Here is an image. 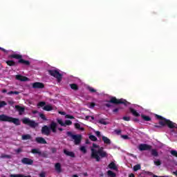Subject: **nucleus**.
Masks as SVG:
<instances>
[{
    "label": "nucleus",
    "mask_w": 177,
    "mask_h": 177,
    "mask_svg": "<svg viewBox=\"0 0 177 177\" xmlns=\"http://www.w3.org/2000/svg\"><path fill=\"white\" fill-rule=\"evenodd\" d=\"M140 151H145L147 150H151V145L147 144H140L138 147Z\"/></svg>",
    "instance_id": "nucleus-8"
},
{
    "label": "nucleus",
    "mask_w": 177,
    "mask_h": 177,
    "mask_svg": "<svg viewBox=\"0 0 177 177\" xmlns=\"http://www.w3.org/2000/svg\"><path fill=\"white\" fill-rule=\"evenodd\" d=\"M21 139L22 140H30V139H31V135L30 134L23 135L21 136Z\"/></svg>",
    "instance_id": "nucleus-23"
},
{
    "label": "nucleus",
    "mask_w": 177,
    "mask_h": 177,
    "mask_svg": "<svg viewBox=\"0 0 177 177\" xmlns=\"http://www.w3.org/2000/svg\"><path fill=\"white\" fill-rule=\"evenodd\" d=\"M51 151L52 153H56V151H57V149L56 148H52Z\"/></svg>",
    "instance_id": "nucleus-53"
},
{
    "label": "nucleus",
    "mask_w": 177,
    "mask_h": 177,
    "mask_svg": "<svg viewBox=\"0 0 177 177\" xmlns=\"http://www.w3.org/2000/svg\"><path fill=\"white\" fill-rule=\"evenodd\" d=\"M46 103L45 102H40L37 104L38 107H44Z\"/></svg>",
    "instance_id": "nucleus-37"
},
{
    "label": "nucleus",
    "mask_w": 177,
    "mask_h": 177,
    "mask_svg": "<svg viewBox=\"0 0 177 177\" xmlns=\"http://www.w3.org/2000/svg\"><path fill=\"white\" fill-rule=\"evenodd\" d=\"M64 154H66V156H68L69 157H72V158H75V153L73 151H69L66 149H64Z\"/></svg>",
    "instance_id": "nucleus-14"
},
{
    "label": "nucleus",
    "mask_w": 177,
    "mask_h": 177,
    "mask_svg": "<svg viewBox=\"0 0 177 177\" xmlns=\"http://www.w3.org/2000/svg\"><path fill=\"white\" fill-rule=\"evenodd\" d=\"M99 124H102V125H107L109 124V122L106 121V119L101 118L98 120Z\"/></svg>",
    "instance_id": "nucleus-24"
},
{
    "label": "nucleus",
    "mask_w": 177,
    "mask_h": 177,
    "mask_svg": "<svg viewBox=\"0 0 177 177\" xmlns=\"http://www.w3.org/2000/svg\"><path fill=\"white\" fill-rule=\"evenodd\" d=\"M123 120H124V121H130L131 118L128 117V116H124V117H123Z\"/></svg>",
    "instance_id": "nucleus-46"
},
{
    "label": "nucleus",
    "mask_w": 177,
    "mask_h": 177,
    "mask_svg": "<svg viewBox=\"0 0 177 177\" xmlns=\"http://www.w3.org/2000/svg\"><path fill=\"white\" fill-rule=\"evenodd\" d=\"M0 158H11L10 155L1 154Z\"/></svg>",
    "instance_id": "nucleus-38"
},
{
    "label": "nucleus",
    "mask_w": 177,
    "mask_h": 177,
    "mask_svg": "<svg viewBox=\"0 0 177 177\" xmlns=\"http://www.w3.org/2000/svg\"><path fill=\"white\" fill-rule=\"evenodd\" d=\"M102 140L105 145H111V140L104 136H102Z\"/></svg>",
    "instance_id": "nucleus-19"
},
{
    "label": "nucleus",
    "mask_w": 177,
    "mask_h": 177,
    "mask_svg": "<svg viewBox=\"0 0 177 177\" xmlns=\"http://www.w3.org/2000/svg\"><path fill=\"white\" fill-rule=\"evenodd\" d=\"M0 121H2L3 122H12V124H15V125L17 126L20 125L21 124L20 122V119L10 117L5 114L0 115Z\"/></svg>",
    "instance_id": "nucleus-3"
},
{
    "label": "nucleus",
    "mask_w": 177,
    "mask_h": 177,
    "mask_svg": "<svg viewBox=\"0 0 177 177\" xmlns=\"http://www.w3.org/2000/svg\"><path fill=\"white\" fill-rule=\"evenodd\" d=\"M48 74L55 78H57V82H62V80H63V75L60 73L57 70H49Z\"/></svg>",
    "instance_id": "nucleus-7"
},
{
    "label": "nucleus",
    "mask_w": 177,
    "mask_h": 177,
    "mask_svg": "<svg viewBox=\"0 0 177 177\" xmlns=\"http://www.w3.org/2000/svg\"><path fill=\"white\" fill-rule=\"evenodd\" d=\"M107 103L104 104V106L106 107H111V103L112 104H124V106H127L128 104V101L124 99H117L115 97H111L110 100L106 101Z\"/></svg>",
    "instance_id": "nucleus-4"
},
{
    "label": "nucleus",
    "mask_w": 177,
    "mask_h": 177,
    "mask_svg": "<svg viewBox=\"0 0 177 177\" xmlns=\"http://www.w3.org/2000/svg\"><path fill=\"white\" fill-rule=\"evenodd\" d=\"M8 104H10V106H13V104H15V102H13V101H8Z\"/></svg>",
    "instance_id": "nucleus-56"
},
{
    "label": "nucleus",
    "mask_w": 177,
    "mask_h": 177,
    "mask_svg": "<svg viewBox=\"0 0 177 177\" xmlns=\"http://www.w3.org/2000/svg\"><path fill=\"white\" fill-rule=\"evenodd\" d=\"M73 124V122H71V120H66L65 121V127L66 125H72Z\"/></svg>",
    "instance_id": "nucleus-42"
},
{
    "label": "nucleus",
    "mask_w": 177,
    "mask_h": 177,
    "mask_svg": "<svg viewBox=\"0 0 177 177\" xmlns=\"http://www.w3.org/2000/svg\"><path fill=\"white\" fill-rule=\"evenodd\" d=\"M173 174H174V175H176V176H177V171H174V172H173Z\"/></svg>",
    "instance_id": "nucleus-63"
},
{
    "label": "nucleus",
    "mask_w": 177,
    "mask_h": 177,
    "mask_svg": "<svg viewBox=\"0 0 177 177\" xmlns=\"http://www.w3.org/2000/svg\"><path fill=\"white\" fill-rule=\"evenodd\" d=\"M115 132L117 133V135H120L122 132L121 130H115Z\"/></svg>",
    "instance_id": "nucleus-55"
},
{
    "label": "nucleus",
    "mask_w": 177,
    "mask_h": 177,
    "mask_svg": "<svg viewBox=\"0 0 177 177\" xmlns=\"http://www.w3.org/2000/svg\"><path fill=\"white\" fill-rule=\"evenodd\" d=\"M154 164H155V165H157L158 167V166L161 165V161L160 160H155Z\"/></svg>",
    "instance_id": "nucleus-43"
},
{
    "label": "nucleus",
    "mask_w": 177,
    "mask_h": 177,
    "mask_svg": "<svg viewBox=\"0 0 177 177\" xmlns=\"http://www.w3.org/2000/svg\"><path fill=\"white\" fill-rule=\"evenodd\" d=\"M15 78L18 81H21L22 82H26V81H28V77L23 76L21 75H17Z\"/></svg>",
    "instance_id": "nucleus-12"
},
{
    "label": "nucleus",
    "mask_w": 177,
    "mask_h": 177,
    "mask_svg": "<svg viewBox=\"0 0 177 177\" xmlns=\"http://www.w3.org/2000/svg\"><path fill=\"white\" fill-rule=\"evenodd\" d=\"M75 127L76 128V129H80V131H84V128H81V124H80V123H75Z\"/></svg>",
    "instance_id": "nucleus-32"
},
{
    "label": "nucleus",
    "mask_w": 177,
    "mask_h": 177,
    "mask_svg": "<svg viewBox=\"0 0 177 177\" xmlns=\"http://www.w3.org/2000/svg\"><path fill=\"white\" fill-rule=\"evenodd\" d=\"M21 162L25 165H32V164H34V160L28 158H23L21 159Z\"/></svg>",
    "instance_id": "nucleus-10"
},
{
    "label": "nucleus",
    "mask_w": 177,
    "mask_h": 177,
    "mask_svg": "<svg viewBox=\"0 0 177 177\" xmlns=\"http://www.w3.org/2000/svg\"><path fill=\"white\" fill-rule=\"evenodd\" d=\"M89 118H91V116L86 115V116L85 117L84 120H85L86 121H88V120H89Z\"/></svg>",
    "instance_id": "nucleus-57"
},
{
    "label": "nucleus",
    "mask_w": 177,
    "mask_h": 177,
    "mask_svg": "<svg viewBox=\"0 0 177 177\" xmlns=\"http://www.w3.org/2000/svg\"><path fill=\"white\" fill-rule=\"evenodd\" d=\"M88 89L91 93H95V92H96V90L92 87H88Z\"/></svg>",
    "instance_id": "nucleus-41"
},
{
    "label": "nucleus",
    "mask_w": 177,
    "mask_h": 177,
    "mask_svg": "<svg viewBox=\"0 0 177 177\" xmlns=\"http://www.w3.org/2000/svg\"><path fill=\"white\" fill-rule=\"evenodd\" d=\"M141 167L140 165H136L133 167V171H139V169H140Z\"/></svg>",
    "instance_id": "nucleus-36"
},
{
    "label": "nucleus",
    "mask_w": 177,
    "mask_h": 177,
    "mask_svg": "<svg viewBox=\"0 0 177 177\" xmlns=\"http://www.w3.org/2000/svg\"><path fill=\"white\" fill-rule=\"evenodd\" d=\"M129 111L133 115H134V117H140V114L133 108H129Z\"/></svg>",
    "instance_id": "nucleus-18"
},
{
    "label": "nucleus",
    "mask_w": 177,
    "mask_h": 177,
    "mask_svg": "<svg viewBox=\"0 0 177 177\" xmlns=\"http://www.w3.org/2000/svg\"><path fill=\"white\" fill-rule=\"evenodd\" d=\"M6 64H8V66H10V67H13L17 66L16 62H15L12 60L6 61Z\"/></svg>",
    "instance_id": "nucleus-22"
},
{
    "label": "nucleus",
    "mask_w": 177,
    "mask_h": 177,
    "mask_svg": "<svg viewBox=\"0 0 177 177\" xmlns=\"http://www.w3.org/2000/svg\"><path fill=\"white\" fill-rule=\"evenodd\" d=\"M120 109L115 108V109L113 110V113H118Z\"/></svg>",
    "instance_id": "nucleus-52"
},
{
    "label": "nucleus",
    "mask_w": 177,
    "mask_h": 177,
    "mask_svg": "<svg viewBox=\"0 0 177 177\" xmlns=\"http://www.w3.org/2000/svg\"><path fill=\"white\" fill-rule=\"evenodd\" d=\"M39 117L43 120V121H48V119H46V116H45V114L44 113H39Z\"/></svg>",
    "instance_id": "nucleus-33"
},
{
    "label": "nucleus",
    "mask_w": 177,
    "mask_h": 177,
    "mask_svg": "<svg viewBox=\"0 0 177 177\" xmlns=\"http://www.w3.org/2000/svg\"><path fill=\"white\" fill-rule=\"evenodd\" d=\"M170 153L171 156H174V157H177V151L176 150H171Z\"/></svg>",
    "instance_id": "nucleus-39"
},
{
    "label": "nucleus",
    "mask_w": 177,
    "mask_h": 177,
    "mask_svg": "<svg viewBox=\"0 0 177 177\" xmlns=\"http://www.w3.org/2000/svg\"><path fill=\"white\" fill-rule=\"evenodd\" d=\"M19 91H10L8 93V95H19Z\"/></svg>",
    "instance_id": "nucleus-40"
},
{
    "label": "nucleus",
    "mask_w": 177,
    "mask_h": 177,
    "mask_svg": "<svg viewBox=\"0 0 177 177\" xmlns=\"http://www.w3.org/2000/svg\"><path fill=\"white\" fill-rule=\"evenodd\" d=\"M31 153L32 154H38L39 156H42V152L39 151L38 149H31Z\"/></svg>",
    "instance_id": "nucleus-20"
},
{
    "label": "nucleus",
    "mask_w": 177,
    "mask_h": 177,
    "mask_svg": "<svg viewBox=\"0 0 177 177\" xmlns=\"http://www.w3.org/2000/svg\"><path fill=\"white\" fill-rule=\"evenodd\" d=\"M5 106H8V103L5 101H1L0 102V109H2V107H5Z\"/></svg>",
    "instance_id": "nucleus-34"
},
{
    "label": "nucleus",
    "mask_w": 177,
    "mask_h": 177,
    "mask_svg": "<svg viewBox=\"0 0 177 177\" xmlns=\"http://www.w3.org/2000/svg\"><path fill=\"white\" fill-rule=\"evenodd\" d=\"M129 177H135V174H129Z\"/></svg>",
    "instance_id": "nucleus-61"
},
{
    "label": "nucleus",
    "mask_w": 177,
    "mask_h": 177,
    "mask_svg": "<svg viewBox=\"0 0 177 177\" xmlns=\"http://www.w3.org/2000/svg\"><path fill=\"white\" fill-rule=\"evenodd\" d=\"M21 122L24 125H28V127H30V128H32V129H35V128L39 125V124L36 122L35 120H32L29 118H24L21 120Z\"/></svg>",
    "instance_id": "nucleus-5"
},
{
    "label": "nucleus",
    "mask_w": 177,
    "mask_h": 177,
    "mask_svg": "<svg viewBox=\"0 0 177 177\" xmlns=\"http://www.w3.org/2000/svg\"><path fill=\"white\" fill-rule=\"evenodd\" d=\"M10 57H11V59H17V60H20L23 59V55L19 54H12L10 55Z\"/></svg>",
    "instance_id": "nucleus-17"
},
{
    "label": "nucleus",
    "mask_w": 177,
    "mask_h": 177,
    "mask_svg": "<svg viewBox=\"0 0 177 177\" xmlns=\"http://www.w3.org/2000/svg\"><path fill=\"white\" fill-rule=\"evenodd\" d=\"M23 174H10V177H21Z\"/></svg>",
    "instance_id": "nucleus-44"
},
{
    "label": "nucleus",
    "mask_w": 177,
    "mask_h": 177,
    "mask_svg": "<svg viewBox=\"0 0 177 177\" xmlns=\"http://www.w3.org/2000/svg\"><path fill=\"white\" fill-rule=\"evenodd\" d=\"M66 117L68 118H69L70 120H74V116H73V115H66Z\"/></svg>",
    "instance_id": "nucleus-49"
},
{
    "label": "nucleus",
    "mask_w": 177,
    "mask_h": 177,
    "mask_svg": "<svg viewBox=\"0 0 177 177\" xmlns=\"http://www.w3.org/2000/svg\"><path fill=\"white\" fill-rule=\"evenodd\" d=\"M35 142L39 145H46V140L42 137H37L35 138Z\"/></svg>",
    "instance_id": "nucleus-13"
},
{
    "label": "nucleus",
    "mask_w": 177,
    "mask_h": 177,
    "mask_svg": "<svg viewBox=\"0 0 177 177\" xmlns=\"http://www.w3.org/2000/svg\"><path fill=\"white\" fill-rule=\"evenodd\" d=\"M80 150L84 154H86V148L85 147H84V146L81 147Z\"/></svg>",
    "instance_id": "nucleus-35"
},
{
    "label": "nucleus",
    "mask_w": 177,
    "mask_h": 177,
    "mask_svg": "<svg viewBox=\"0 0 177 177\" xmlns=\"http://www.w3.org/2000/svg\"><path fill=\"white\" fill-rule=\"evenodd\" d=\"M43 110L45 111H52V110H53V107L51 105H46L44 106Z\"/></svg>",
    "instance_id": "nucleus-21"
},
{
    "label": "nucleus",
    "mask_w": 177,
    "mask_h": 177,
    "mask_svg": "<svg viewBox=\"0 0 177 177\" xmlns=\"http://www.w3.org/2000/svg\"><path fill=\"white\" fill-rule=\"evenodd\" d=\"M3 93H6V92H8L7 89H3L2 90Z\"/></svg>",
    "instance_id": "nucleus-60"
},
{
    "label": "nucleus",
    "mask_w": 177,
    "mask_h": 177,
    "mask_svg": "<svg viewBox=\"0 0 177 177\" xmlns=\"http://www.w3.org/2000/svg\"><path fill=\"white\" fill-rule=\"evenodd\" d=\"M32 88L34 89H44V88H45V84H44V83L36 82L32 84Z\"/></svg>",
    "instance_id": "nucleus-9"
},
{
    "label": "nucleus",
    "mask_w": 177,
    "mask_h": 177,
    "mask_svg": "<svg viewBox=\"0 0 177 177\" xmlns=\"http://www.w3.org/2000/svg\"><path fill=\"white\" fill-rule=\"evenodd\" d=\"M73 177H78V176L77 174H75L73 176Z\"/></svg>",
    "instance_id": "nucleus-64"
},
{
    "label": "nucleus",
    "mask_w": 177,
    "mask_h": 177,
    "mask_svg": "<svg viewBox=\"0 0 177 177\" xmlns=\"http://www.w3.org/2000/svg\"><path fill=\"white\" fill-rule=\"evenodd\" d=\"M51 131L53 133H56L57 131V123L51 122L50 127L44 125L41 128V133L46 136H49V135H50Z\"/></svg>",
    "instance_id": "nucleus-2"
},
{
    "label": "nucleus",
    "mask_w": 177,
    "mask_h": 177,
    "mask_svg": "<svg viewBox=\"0 0 177 177\" xmlns=\"http://www.w3.org/2000/svg\"><path fill=\"white\" fill-rule=\"evenodd\" d=\"M21 148H18L17 149H15V153H17V154H19V153H21Z\"/></svg>",
    "instance_id": "nucleus-47"
},
{
    "label": "nucleus",
    "mask_w": 177,
    "mask_h": 177,
    "mask_svg": "<svg viewBox=\"0 0 177 177\" xmlns=\"http://www.w3.org/2000/svg\"><path fill=\"white\" fill-rule=\"evenodd\" d=\"M67 136H69L73 140H74V144L76 145H80L81 140H82V136L79 134H73L71 131L66 132Z\"/></svg>",
    "instance_id": "nucleus-6"
},
{
    "label": "nucleus",
    "mask_w": 177,
    "mask_h": 177,
    "mask_svg": "<svg viewBox=\"0 0 177 177\" xmlns=\"http://www.w3.org/2000/svg\"><path fill=\"white\" fill-rule=\"evenodd\" d=\"M121 138H122V139H124L125 140L129 139V136H128L127 135H122Z\"/></svg>",
    "instance_id": "nucleus-45"
},
{
    "label": "nucleus",
    "mask_w": 177,
    "mask_h": 177,
    "mask_svg": "<svg viewBox=\"0 0 177 177\" xmlns=\"http://www.w3.org/2000/svg\"><path fill=\"white\" fill-rule=\"evenodd\" d=\"M107 175L108 176H110V177H115V173H114L113 171L111 170H109L107 171Z\"/></svg>",
    "instance_id": "nucleus-28"
},
{
    "label": "nucleus",
    "mask_w": 177,
    "mask_h": 177,
    "mask_svg": "<svg viewBox=\"0 0 177 177\" xmlns=\"http://www.w3.org/2000/svg\"><path fill=\"white\" fill-rule=\"evenodd\" d=\"M86 145H91V141L89 140H86Z\"/></svg>",
    "instance_id": "nucleus-58"
},
{
    "label": "nucleus",
    "mask_w": 177,
    "mask_h": 177,
    "mask_svg": "<svg viewBox=\"0 0 177 177\" xmlns=\"http://www.w3.org/2000/svg\"><path fill=\"white\" fill-rule=\"evenodd\" d=\"M70 86L73 91H78V85L77 84H71Z\"/></svg>",
    "instance_id": "nucleus-27"
},
{
    "label": "nucleus",
    "mask_w": 177,
    "mask_h": 177,
    "mask_svg": "<svg viewBox=\"0 0 177 177\" xmlns=\"http://www.w3.org/2000/svg\"><path fill=\"white\" fill-rule=\"evenodd\" d=\"M95 106V102H91L90 103V109H93Z\"/></svg>",
    "instance_id": "nucleus-48"
},
{
    "label": "nucleus",
    "mask_w": 177,
    "mask_h": 177,
    "mask_svg": "<svg viewBox=\"0 0 177 177\" xmlns=\"http://www.w3.org/2000/svg\"><path fill=\"white\" fill-rule=\"evenodd\" d=\"M15 109L17 111L19 112V115H23V113H24V111H26V108L21 106L19 105H16Z\"/></svg>",
    "instance_id": "nucleus-11"
},
{
    "label": "nucleus",
    "mask_w": 177,
    "mask_h": 177,
    "mask_svg": "<svg viewBox=\"0 0 177 177\" xmlns=\"http://www.w3.org/2000/svg\"><path fill=\"white\" fill-rule=\"evenodd\" d=\"M55 169L58 174H60L62 172V165L59 162L55 163Z\"/></svg>",
    "instance_id": "nucleus-15"
},
{
    "label": "nucleus",
    "mask_w": 177,
    "mask_h": 177,
    "mask_svg": "<svg viewBox=\"0 0 177 177\" xmlns=\"http://www.w3.org/2000/svg\"><path fill=\"white\" fill-rule=\"evenodd\" d=\"M57 122L61 125V127H66V124L63 122V120L62 119H57Z\"/></svg>",
    "instance_id": "nucleus-31"
},
{
    "label": "nucleus",
    "mask_w": 177,
    "mask_h": 177,
    "mask_svg": "<svg viewBox=\"0 0 177 177\" xmlns=\"http://www.w3.org/2000/svg\"><path fill=\"white\" fill-rule=\"evenodd\" d=\"M46 175V174H45V172H41V173L39 174V176H40V177H45Z\"/></svg>",
    "instance_id": "nucleus-50"
},
{
    "label": "nucleus",
    "mask_w": 177,
    "mask_h": 177,
    "mask_svg": "<svg viewBox=\"0 0 177 177\" xmlns=\"http://www.w3.org/2000/svg\"><path fill=\"white\" fill-rule=\"evenodd\" d=\"M59 113L62 114V115H64V114H66V113H64L63 111H59Z\"/></svg>",
    "instance_id": "nucleus-59"
},
{
    "label": "nucleus",
    "mask_w": 177,
    "mask_h": 177,
    "mask_svg": "<svg viewBox=\"0 0 177 177\" xmlns=\"http://www.w3.org/2000/svg\"><path fill=\"white\" fill-rule=\"evenodd\" d=\"M151 153L153 157H158V152L156 149H152Z\"/></svg>",
    "instance_id": "nucleus-29"
},
{
    "label": "nucleus",
    "mask_w": 177,
    "mask_h": 177,
    "mask_svg": "<svg viewBox=\"0 0 177 177\" xmlns=\"http://www.w3.org/2000/svg\"><path fill=\"white\" fill-rule=\"evenodd\" d=\"M18 63H19L20 64H24L25 66H30V64H31L30 61L24 60L23 58L18 60Z\"/></svg>",
    "instance_id": "nucleus-16"
},
{
    "label": "nucleus",
    "mask_w": 177,
    "mask_h": 177,
    "mask_svg": "<svg viewBox=\"0 0 177 177\" xmlns=\"http://www.w3.org/2000/svg\"><path fill=\"white\" fill-rule=\"evenodd\" d=\"M154 128H161V126H160V125H154Z\"/></svg>",
    "instance_id": "nucleus-62"
},
{
    "label": "nucleus",
    "mask_w": 177,
    "mask_h": 177,
    "mask_svg": "<svg viewBox=\"0 0 177 177\" xmlns=\"http://www.w3.org/2000/svg\"><path fill=\"white\" fill-rule=\"evenodd\" d=\"M153 177H169V176H157V175H156V174H153Z\"/></svg>",
    "instance_id": "nucleus-54"
},
{
    "label": "nucleus",
    "mask_w": 177,
    "mask_h": 177,
    "mask_svg": "<svg viewBox=\"0 0 177 177\" xmlns=\"http://www.w3.org/2000/svg\"><path fill=\"white\" fill-rule=\"evenodd\" d=\"M95 135L97 138H100V131H95Z\"/></svg>",
    "instance_id": "nucleus-51"
},
{
    "label": "nucleus",
    "mask_w": 177,
    "mask_h": 177,
    "mask_svg": "<svg viewBox=\"0 0 177 177\" xmlns=\"http://www.w3.org/2000/svg\"><path fill=\"white\" fill-rule=\"evenodd\" d=\"M141 118H142V120H144V121H151V118H150L149 116L141 115Z\"/></svg>",
    "instance_id": "nucleus-26"
},
{
    "label": "nucleus",
    "mask_w": 177,
    "mask_h": 177,
    "mask_svg": "<svg viewBox=\"0 0 177 177\" xmlns=\"http://www.w3.org/2000/svg\"><path fill=\"white\" fill-rule=\"evenodd\" d=\"M93 148L91 149V158H92L93 160H95L97 162H99L101 158H107L109 157V154L107 153V152L103 150V147L99 149V145H96L95 143H93ZM95 149H99L97 150Z\"/></svg>",
    "instance_id": "nucleus-1"
},
{
    "label": "nucleus",
    "mask_w": 177,
    "mask_h": 177,
    "mask_svg": "<svg viewBox=\"0 0 177 177\" xmlns=\"http://www.w3.org/2000/svg\"><path fill=\"white\" fill-rule=\"evenodd\" d=\"M109 168H110V169H117V166H115V163H114V162H111L109 165Z\"/></svg>",
    "instance_id": "nucleus-25"
},
{
    "label": "nucleus",
    "mask_w": 177,
    "mask_h": 177,
    "mask_svg": "<svg viewBox=\"0 0 177 177\" xmlns=\"http://www.w3.org/2000/svg\"><path fill=\"white\" fill-rule=\"evenodd\" d=\"M88 139H90V140H92V142H96V140H97V138H96V136L93 135H90L88 136Z\"/></svg>",
    "instance_id": "nucleus-30"
}]
</instances>
